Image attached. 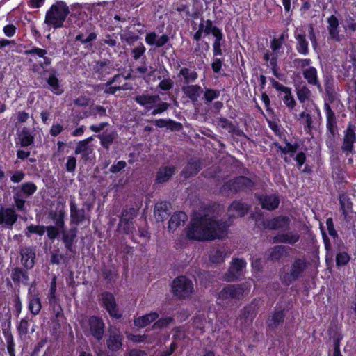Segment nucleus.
<instances>
[{"instance_id": "f257e3e1", "label": "nucleus", "mask_w": 356, "mask_h": 356, "mask_svg": "<svg viewBox=\"0 0 356 356\" xmlns=\"http://www.w3.org/2000/svg\"><path fill=\"white\" fill-rule=\"evenodd\" d=\"M229 225L230 223L222 220L204 216L191 220L186 230V236L195 241L222 239L227 236Z\"/></svg>"}, {"instance_id": "f03ea898", "label": "nucleus", "mask_w": 356, "mask_h": 356, "mask_svg": "<svg viewBox=\"0 0 356 356\" xmlns=\"http://www.w3.org/2000/svg\"><path fill=\"white\" fill-rule=\"evenodd\" d=\"M86 17L85 12L72 13L66 21V26L74 31L82 28V31L75 37V41L79 42L81 44L92 46L91 42L97 40V33L95 26L91 23L86 22Z\"/></svg>"}, {"instance_id": "7ed1b4c3", "label": "nucleus", "mask_w": 356, "mask_h": 356, "mask_svg": "<svg viewBox=\"0 0 356 356\" xmlns=\"http://www.w3.org/2000/svg\"><path fill=\"white\" fill-rule=\"evenodd\" d=\"M309 266V262L305 257L295 258L288 270L284 268L280 269L279 277L281 282L284 286H289L303 277Z\"/></svg>"}, {"instance_id": "20e7f679", "label": "nucleus", "mask_w": 356, "mask_h": 356, "mask_svg": "<svg viewBox=\"0 0 356 356\" xmlns=\"http://www.w3.org/2000/svg\"><path fill=\"white\" fill-rule=\"evenodd\" d=\"M70 13L69 8L63 1H58L47 11L44 22L54 29L63 26L64 22Z\"/></svg>"}, {"instance_id": "39448f33", "label": "nucleus", "mask_w": 356, "mask_h": 356, "mask_svg": "<svg viewBox=\"0 0 356 356\" xmlns=\"http://www.w3.org/2000/svg\"><path fill=\"white\" fill-rule=\"evenodd\" d=\"M83 332L86 335L90 334L97 341L102 339L104 334L105 324L102 318L92 316L82 321Z\"/></svg>"}, {"instance_id": "423d86ee", "label": "nucleus", "mask_w": 356, "mask_h": 356, "mask_svg": "<svg viewBox=\"0 0 356 356\" xmlns=\"http://www.w3.org/2000/svg\"><path fill=\"white\" fill-rule=\"evenodd\" d=\"M253 179L245 176H239L225 183L220 188L221 193L229 191L238 193L240 191H251L254 186Z\"/></svg>"}, {"instance_id": "0eeeda50", "label": "nucleus", "mask_w": 356, "mask_h": 356, "mask_svg": "<svg viewBox=\"0 0 356 356\" xmlns=\"http://www.w3.org/2000/svg\"><path fill=\"white\" fill-rule=\"evenodd\" d=\"M85 208H79L74 200H71L70 202V224L74 225V227L80 224L87 222L88 224L90 222V204H85Z\"/></svg>"}, {"instance_id": "6e6552de", "label": "nucleus", "mask_w": 356, "mask_h": 356, "mask_svg": "<svg viewBox=\"0 0 356 356\" xmlns=\"http://www.w3.org/2000/svg\"><path fill=\"white\" fill-rule=\"evenodd\" d=\"M172 291L179 298L189 297L193 291V284L191 280L185 276H179L174 280Z\"/></svg>"}, {"instance_id": "1a4fd4ad", "label": "nucleus", "mask_w": 356, "mask_h": 356, "mask_svg": "<svg viewBox=\"0 0 356 356\" xmlns=\"http://www.w3.org/2000/svg\"><path fill=\"white\" fill-rule=\"evenodd\" d=\"M244 288L241 284H228L218 293V300L220 303L225 301L240 300L243 298Z\"/></svg>"}, {"instance_id": "9d476101", "label": "nucleus", "mask_w": 356, "mask_h": 356, "mask_svg": "<svg viewBox=\"0 0 356 356\" xmlns=\"http://www.w3.org/2000/svg\"><path fill=\"white\" fill-rule=\"evenodd\" d=\"M355 126L350 122L348 124L346 129L344 131L343 143L341 145V150L346 154V156L350 154L355 153L354 143L356 142Z\"/></svg>"}, {"instance_id": "9b49d317", "label": "nucleus", "mask_w": 356, "mask_h": 356, "mask_svg": "<svg viewBox=\"0 0 356 356\" xmlns=\"http://www.w3.org/2000/svg\"><path fill=\"white\" fill-rule=\"evenodd\" d=\"M246 266V262L240 259H234L228 271L224 275L223 280L227 282H234L243 274V270Z\"/></svg>"}, {"instance_id": "f8f14e48", "label": "nucleus", "mask_w": 356, "mask_h": 356, "mask_svg": "<svg viewBox=\"0 0 356 356\" xmlns=\"http://www.w3.org/2000/svg\"><path fill=\"white\" fill-rule=\"evenodd\" d=\"M17 218L18 215L14 208H0V226L2 227L12 229Z\"/></svg>"}, {"instance_id": "ddd939ff", "label": "nucleus", "mask_w": 356, "mask_h": 356, "mask_svg": "<svg viewBox=\"0 0 356 356\" xmlns=\"http://www.w3.org/2000/svg\"><path fill=\"white\" fill-rule=\"evenodd\" d=\"M102 306L108 312L109 315L115 318H120L119 313L114 296L109 292H104L101 295Z\"/></svg>"}, {"instance_id": "4468645a", "label": "nucleus", "mask_w": 356, "mask_h": 356, "mask_svg": "<svg viewBox=\"0 0 356 356\" xmlns=\"http://www.w3.org/2000/svg\"><path fill=\"white\" fill-rule=\"evenodd\" d=\"M47 76H44L48 88L56 95H61L64 90L60 84V81L57 76V71L52 68L47 70Z\"/></svg>"}, {"instance_id": "2eb2a0df", "label": "nucleus", "mask_w": 356, "mask_h": 356, "mask_svg": "<svg viewBox=\"0 0 356 356\" xmlns=\"http://www.w3.org/2000/svg\"><path fill=\"white\" fill-rule=\"evenodd\" d=\"M325 109L326 112V127L330 134L329 137L334 138L338 131L336 115L328 104H325Z\"/></svg>"}, {"instance_id": "dca6fc26", "label": "nucleus", "mask_w": 356, "mask_h": 356, "mask_svg": "<svg viewBox=\"0 0 356 356\" xmlns=\"http://www.w3.org/2000/svg\"><path fill=\"white\" fill-rule=\"evenodd\" d=\"M250 209V207L241 201H234L228 208L229 219L244 216Z\"/></svg>"}, {"instance_id": "f3484780", "label": "nucleus", "mask_w": 356, "mask_h": 356, "mask_svg": "<svg viewBox=\"0 0 356 356\" xmlns=\"http://www.w3.org/2000/svg\"><path fill=\"white\" fill-rule=\"evenodd\" d=\"M78 229L72 227L69 230H63L62 241L68 252H72L74 244L76 242Z\"/></svg>"}, {"instance_id": "a211bd4d", "label": "nucleus", "mask_w": 356, "mask_h": 356, "mask_svg": "<svg viewBox=\"0 0 356 356\" xmlns=\"http://www.w3.org/2000/svg\"><path fill=\"white\" fill-rule=\"evenodd\" d=\"M202 169V161L200 159L191 158L186 165L182 170L181 174L185 178L188 179L193 177Z\"/></svg>"}, {"instance_id": "6ab92c4d", "label": "nucleus", "mask_w": 356, "mask_h": 356, "mask_svg": "<svg viewBox=\"0 0 356 356\" xmlns=\"http://www.w3.org/2000/svg\"><path fill=\"white\" fill-rule=\"evenodd\" d=\"M21 262L26 270L31 269L35 265V252L31 247H25L20 250Z\"/></svg>"}, {"instance_id": "aec40b11", "label": "nucleus", "mask_w": 356, "mask_h": 356, "mask_svg": "<svg viewBox=\"0 0 356 356\" xmlns=\"http://www.w3.org/2000/svg\"><path fill=\"white\" fill-rule=\"evenodd\" d=\"M113 70L114 66L108 59L98 60L93 67L94 72L101 79L111 74Z\"/></svg>"}, {"instance_id": "412c9836", "label": "nucleus", "mask_w": 356, "mask_h": 356, "mask_svg": "<svg viewBox=\"0 0 356 356\" xmlns=\"http://www.w3.org/2000/svg\"><path fill=\"white\" fill-rule=\"evenodd\" d=\"M74 154H81L84 161H91L93 158V148L88 144L87 140L79 141L75 147Z\"/></svg>"}, {"instance_id": "4be33fe9", "label": "nucleus", "mask_w": 356, "mask_h": 356, "mask_svg": "<svg viewBox=\"0 0 356 356\" xmlns=\"http://www.w3.org/2000/svg\"><path fill=\"white\" fill-rule=\"evenodd\" d=\"M284 310H277L273 312L268 318L266 324L269 330L275 331L284 323Z\"/></svg>"}, {"instance_id": "5701e85b", "label": "nucleus", "mask_w": 356, "mask_h": 356, "mask_svg": "<svg viewBox=\"0 0 356 356\" xmlns=\"http://www.w3.org/2000/svg\"><path fill=\"white\" fill-rule=\"evenodd\" d=\"M258 200L262 208L268 211L275 210L280 204V199L275 194L260 195Z\"/></svg>"}, {"instance_id": "b1692460", "label": "nucleus", "mask_w": 356, "mask_h": 356, "mask_svg": "<svg viewBox=\"0 0 356 356\" xmlns=\"http://www.w3.org/2000/svg\"><path fill=\"white\" fill-rule=\"evenodd\" d=\"M37 189L38 187L33 182L28 181L22 183L16 187H13V192H15L19 194L20 196L26 199L33 195L36 192Z\"/></svg>"}, {"instance_id": "393cba45", "label": "nucleus", "mask_w": 356, "mask_h": 356, "mask_svg": "<svg viewBox=\"0 0 356 356\" xmlns=\"http://www.w3.org/2000/svg\"><path fill=\"white\" fill-rule=\"evenodd\" d=\"M122 337L120 332L116 330H111L108 338L106 340L107 348L111 351H117L122 347Z\"/></svg>"}, {"instance_id": "a878e982", "label": "nucleus", "mask_w": 356, "mask_h": 356, "mask_svg": "<svg viewBox=\"0 0 356 356\" xmlns=\"http://www.w3.org/2000/svg\"><path fill=\"white\" fill-rule=\"evenodd\" d=\"M134 99L138 104L144 106L147 109L153 108L152 113L154 115L156 114V108H154V106L156 104V95L142 94L135 97Z\"/></svg>"}, {"instance_id": "bb28decb", "label": "nucleus", "mask_w": 356, "mask_h": 356, "mask_svg": "<svg viewBox=\"0 0 356 356\" xmlns=\"http://www.w3.org/2000/svg\"><path fill=\"white\" fill-rule=\"evenodd\" d=\"M290 220L286 216H278L270 220H266L264 226L266 229H277L280 228L287 227L289 225Z\"/></svg>"}, {"instance_id": "cd10ccee", "label": "nucleus", "mask_w": 356, "mask_h": 356, "mask_svg": "<svg viewBox=\"0 0 356 356\" xmlns=\"http://www.w3.org/2000/svg\"><path fill=\"white\" fill-rule=\"evenodd\" d=\"M17 134L20 145L22 147H26L33 144L35 139L33 131L29 128L23 127L22 129L17 131Z\"/></svg>"}, {"instance_id": "c85d7f7f", "label": "nucleus", "mask_w": 356, "mask_h": 356, "mask_svg": "<svg viewBox=\"0 0 356 356\" xmlns=\"http://www.w3.org/2000/svg\"><path fill=\"white\" fill-rule=\"evenodd\" d=\"M304 78L309 85L315 86L318 90H323L320 81L318 78L317 70L314 67H309L302 71Z\"/></svg>"}, {"instance_id": "c756f323", "label": "nucleus", "mask_w": 356, "mask_h": 356, "mask_svg": "<svg viewBox=\"0 0 356 356\" xmlns=\"http://www.w3.org/2000/svg\"><path fill=\"white\" fill-rule=\"evenodd\" d=\"M24 54L37 56L39 58H43V62L40 63V66H42V68L51 64V58L47 56V51L46 49L32 47L31 49L25 50Z\"/></svg>"}, {"instance_id": "7c9ffc66", "label": "nucleus", "mask_w": 356, "mask_h": 356, "mask_svg": "<svg viewBox=\"0 0 356 356\" xmlns=\"http://www.w3.org/2000/svg\"><path fill=\"white\" fill-rule=\"evenodd\" d=\"M343 67L345 70V76L348 79H353L356 76V56L355 54H349L348 58L343 65Z\"/></svg>"}, {"instance_id": "2f4dec72", "label": "nucleus", "mask_w": 356, "mask_h": 356, "mask_svg": "<svg viewBox=\"0 0 356 356\" xmlns=\"http://www.w3.org/2000/svg\"><path fill=\"white\" fill-rule=\"evenodd\" d=\"M11 278L15 284H22L27 285L29 281V273L27 270L22 268L15 267L13 268L11 272Z\"/></svg>"}, {"instance_id": "473e14b6", "label": "nucleus", "mask_w": 356, "mask_h": 356, "mask_svg": "<svg viewBox=\"0 0 356 356\" xmlns=\"http://www.w3.org/2000/svg\"><path fill=\"white\" fill-rule=\"evenodd\" d=\"M295 38L296 40V51L304 56L309 54V42L306 39V35L304 33L295 32Z\"/></svg>"}, {"instance_id": "72a5a7b5", "label": "nucleus", "mask_w": 356, "mask_h": 356, "mask_svg": "<svg viewBox=\"0 0 356 356\" xmlns=\"http://www.w3.org/2000/svg\"><path fill=\"white\" fill-rule=\"evenodd\" d=\"M182 91L193 104L198 101V98L203 92L202 88L198 85H187L183 86Z\"/></svg>"}, {"instance_id": "f704fd0d", "label": "nucleus", "mask_w": 356, "mask_h": 356, "mask_svg": "<svg viewBox=\"0 0 356 356\" xmlns=\"http://www.w3.org/2000/svg\"><path fill=\"white\" fill-rule=\"evenodd\" d=\"M257 314L256 306L254 304H251L248 306L245 307L241 312L239 318L242 322L247 323L248 325L252 322Z\"/></svg>"}, {"instance_id": "c9c22d12", "label": "nucleus", "mask_w": 356, "mask_h": 356, "mask_svg": "<svg viewBox=\"0 0 356 356\" xmlns=\"http://www.w3.org/2000/svg\"><path fill=\"white\" fill-rule=\"evenodd\" d=\"M328 23V31L330 36L332 39H334L337 41H340L341 38L339 34V20L334 15H331L327 19Z\"/></svg>"}, {"instance_id": "e433bc0d", "label": "nucleus", "mask_w": 356, "mask_h": 356, "mask_svg": "<svg viewBox=\"0 0 356 356\" xmlns=\"http://www.w3.org/2000/svg\"><path fill=\"white\" fill-rule=\"evenodd\" d=\"M289 248L284 245H276L271 249L270 259L272 261H280L289 256Z\"/></svg>"}, {"instance_id": "4c0bfd02", "label": "nucleus", "mask_w": 356, "mask_h": 356, "mask_svg": "<svg viewBox=\"0 0 356 356\" xmlns=\"http://www.w3.org/2000/svg\"><path fill=\"white\" fill-rule=\"evenodd\" d=\"M300 235L297 233L289 232L281 234L274 237V241L276 243L294 244L298 241Z\"/></svg>"}, {"instance_id": "58836bf2", "label": "nucleus", "mask_w": 356, "mask_h": 356, "mask_svg": "<svg viewBox=\"0 0 356 356\" xmlns=\"http://www.w3.org/2000/svg\"><path fill=\"white\" fill-rule=\"evenodd\" d=\"M187 219L188 216L185 213H176L170 218L168 228L171 230H175L179 226L184 225Z\"/></svg>"}, {"instance_id": "ea45409f", "label": "nucleus", "mask_w": 356, "mask_h": 356, "mask_svg": "<svg viewBox=\"0 0 356 356\" xmlns=\"http://www.w3.org/2000/svg\"><path fill=\"white\" fill-rule=\"evenodd\" d=\"M201 23L199 25L198 30L204 33L209 35L212 33L213 36L217 34L218 31H221L217 26L213 25V22L210 19L204 21L202 18L201 19Z\"/></svg>"}, {"instance_id": "a19ab883", "label": "nucleus", "mask_w": 356, "mask_h": 356, "mask_svg": "<svg viewBox=\"0 0 356 356\" xmlns=\"http://www.w3.org/2000/svg\"><path fill=\"white\" fill-rule=\"evenodd\" d=\"M156 320V312H151L148 314L136 318L134 323V325L140 328L147 326L150 323Z\"/></svg>"}, {"instance_id": "79ce46f5", "label": "nucleus", "mask_w": 356, "mask_h": 356, "mask_svg": "<svg viewBox=\"0 0 356 356\" xmlns=\"http://www.w3.org/2000/svg\"><path fill=\"white\" fill-rule=\"evenodd\" d=\"M29 309L31 313L34 316L38 314L42 308L40 294H33V297L29 298Z\"/></svg>"}, {"instance_id": "37998d69", "label": "nucleus", "mask_w": 356, "mask_h": 356, "mask_svg": "<svg viewBox=\"0 0 356 356\" xmlns=\"http://www.w3.org/2000/svg\"><path fill=\"white\" fill-rule=\"evenodd\" d=\"M175 172L173 166L163 167L157 172V183H163L168 181Z\"/></svg>"}, {"instance_id": "c03bdc74", "label": "nucleus", "mask_w": 356, "mask_h": 356, "mask_svg": "<svg viewBox=\"0 0 356 356\" xmlns=\"http://www.w3.org/2000/svg\"><path fill=\"white\" fill-rule=\"evenodd\" d=\"M157 127H165L172 131H180L182 129L181 123L173 121L172 120H157Z\"/></svg>"}, {"instance_id": "a18cd8bd", "label": "nucleus", "mask_w": 356, "mask_h": 356, "mask_svg": "<svg viewBox=\"0 0 356 356\" xmlns=\"http://www.w3.org/2000/svg\"><path fill=\"white\" fill-rule=\"evenodd\" d=\"M179 78L183 77L184 83L188 84L190 82L195 81L197 78V74L195 70H191L187 67H183L181 69L179 75Z\"/></svg>"}, {"instance_id": "49530a36", "label": "nucleus", "mask_w": 356, "mask_h": 356, "mask_svg": "<svg viewBox=\"0 0 356 356\" xmlns=\"http://www.w3.org/2000/svg\"><path fill=\"white\" fill-rule=\"evenodd\" d=\"M115 136L116 134L114 131L99 135L98 138L100 140L101 145L108 150L110 148L111 145L113 143Z\"/></svg>"}, {"instance_id": "de8ad7c7", "label": "nucleus", "mask_w": 356, "mask_h": 356, "mask_svg": "<svg viewBox=\"0 0 356 356\" xmlns=\"http://www.w3.org/2000/svg\"><path fill=\"white\" fill-rule=\"evenodd\" d=\"M226 253L219 248H213L209 254V259L213 264H219L224 261Z\"/></svg>"}, {"instance_id": "09e8293b", "label": "nucleus", "mask_w": 356, "mask_h": 356, "mask_svg": "<svg viewBox=\"0 0 356 356\" xmlns=\"http://www.w3.org/2000/svg\"><path fill=\"white\" fill-rule=\"evenodd\" d=\"M273 145L279 150H280L283 154L286 155V154L289 153L291 156L293 155L295 152H296L299 147L298 144H291L289 142H286V146L284 147H282L278 143H274Z\"/></svg>"}, {"instance_id": "8fccbe9b", "label": "nucleus", "mask_w": 356, "mask_h": 356, "mask_svg": "<svg viewBox=\"0 0 356 356\" xmlns=\"http://www.w3.org/2000/svg\"><path fill=\"white\" fill-rule=\"evenodd\" d=\"M46 230V227L44 225H29L25 230V236L28 238L31 237V234H36L39 236H42Z\"/></svg>"}, {"instance_id": "3c124183", "label": "nucleus", "mask_w": 356, "mask_h": 356, "mask_svg": "<svg viewBox=\"0 0 356 356\" xmlns=\"http://www.w3.org/2000/svg\"><path fill=\"white\" fill-rule=\"evenodd\" d=\"M216 38L213 47V55L214 56H220L222 54V49H221V40L223 38V34L222 31H218L217 34H215Z\"/></svg>"}, {"instance_id": "603ef678", "label": "nucleus", "mask_w": 356, "mask_h": 356, "mask_svg": "<svg viewBox=\"0 0 356 356\" xmlns=\"http://www.w3.org/2000/svg\"><path fill=\"white\" fill-rule=\"evenodd\" d=\"M108 4V1H102L98 3H94L88 5L87 9L94 15H97L99 13H102L104 11V7Z\"/></svg>"}, {"instance_id": "864d4df0", "label": "nucleus", "mask_w": 356, "mask_h": 356, "mask_svg": "<svg viewBox=\"0 0 356 356\" xmlns=\"http://www.w3.org/2000/svg\"><path fill=\"white\" fill-rule=\"evenodd\" d=\"M120 38L122 41H125L129 44H131L138 39V35L129 31V27H127L124 33L120 35Z\"/></svg>"}, {"instance_id": "5fc2aeb1", "label": "nucleus", "mask_w": 356, "mask_h": 356, "mask_svg": "<svg viewBox=\"0 0 356 356\" xmlns=\"http://www.w3.org/2000/svg\"><path fill=\"white\" fill-rule=\"evenodd\" d=\"M138 209L137 207H129L124 209L121 213L120 218L124 220H132L138 215Z\"/></svg>"}, {"instance_id": "6e6d98bb", "label": "nucleus", "mask_w": 356, "mask_h": 356, "mask_svg": "<svg viewBox=\"0 0 356 356\" xmlns=\"http://www.w3.org/2000/svg\"><path fill=\"white\" fill-rule=\"evenodd\" d=\"M217 123L218 126L225 129L229 133H234L236 130V127L233 124V122L225 118H218Z\"/></svg>"}, {"instance_id": "4d7b16f0", "label": "nucleus", "mask_w": 356, "mask_h": 356, "mask_svg": "<svg viewBox=\"0 0 356 356\" xmlns=\"http://www.w3.org/2000/svg\"><path fill=\"white\" fill-rule=\"evenodd\" d=\"M118 228L122 229L124 234H129L132 233L135 229L134 223L132 220H124L120 218V222L118 223Z\"/></svg>"}, {"instance_id": "13d9d810", "label": "nucleus", "mask_w": 356, "mask_h": 356, "mask_svg": "<svg viewBox=\"0 0 356 356\" xmlns=\"http://www.w3.org/2000/svg\"><path fill=\"white\" fill-rule=\"evenodd\" d=\"M339 202L343 213L346 215L348 211L352 208V202H350V198L346 194L343 193L339 195Z\"/></svg>"}, {"instance_id": "bf43d9fd", "label": "nucleus", "mask_w": 356, "mask_h": 356, "mask_svg": "<svg viewBox=\"0 0 356 356\" xmlns=\"http://www.w3.org/2000/svg\"><path fill=\"white\" fill-rule=\"evenodd\" d=\"M283 102L284 104L289 108L293 109L296 105V102L291 94V89L290 88H288V90L284 92Z\"/></svg>"}, {"instance_id": "052dcab7", "label": "nucleus", "mask_w": 356, "mask_h": 356, "mask_svg": "<svg viewBox=\"0 0 356 356\" xmlns=\"http://www.w3.org/2000/svg\"><path fill=\"white\" fill-rule=\"evenodd\" d=\"M90 113L95 117H104L106 116V108L100 105L92 104L90 108Z\"/></svg>"}, {"instance_id": "680f3d73", "label": "nucleus", "mask_w": 356, "mask_h": 356, "mask_svg": "<svg viewBox=\"0 0 356 356\" xmlns=\"http://www.w3.org/2000/svg\"><path fill=\"white\" fill-rule=\"evenodd\" d=\"M26 198L20 196L19 194L13 192V200L16 209L19 211H25Z\"/></svg>"}, {"instance_id": "e2e57ef3", "label": "nucleus", "mask_w": 356, "mask_h": 356, "mask_svg": "<svg viewBox=\"0 0 356 356\" xmlns=\"http://www.w3.org/2000/svg\"><path fill=\"white\" fill-rule=\"evenodd\" d=\"M311 95L310 90L305 86L297 89V97L300 102L304 103Z\"/></svg>"}, {"instance_id": "0e129e2a", "label": "nucleus", "mask_w": 356, "mask_h": 356, "mask_svg": "<svg viewBox=\"0 0 356 356\" xmlns=\"http://www.w3.org/2000/svg\"><path fill=\"white\" fill-rule=\"evenodd\" d=\"M29 317L26 316L25 318H22L19 325L17 326V331L19 332V334L20 336H24L26 335L29 332Z\"/></svg>"}, {"instance_id": "69168bd1", "label": "nucleus", "mask_w": 356, "mask_h": 356, "mask_svg": "<svg viewBox=\"0 0 356 356\" xmlns=\"http://www.w3.org/2000/svg\"><path fill=\"white\" fill-rule=\"evenodd\" d=\"M350 257L347 252H339L336 256V264L337 266H346L348 264Z\"/></svg>"}, {"instance_id": "338daca9", "label": "nucleus", "mask_w": 356, "mask_h": 356, "mask_svg": "<svg viewBox=\"0 0 356 356\" xmlns=\"http://www.w3.org/2000/svg\"><path fill=\"white\" fill-rule=\"evenodd\" d=\"M118 37L115 33L113 34H106L104 38H103L101 40L102 44H107L110 47H115L117 46Z\"/></svg>"}, {"instance_id": "774afa93", "label": "nucleus", "mask_w": 356, "mask_h": 356, "mask_svg": "<svg viewBox=\"0 0 356 356\" xmlns=\"http://www.w3.org/2000/svg\"><path fill=\"white\" fill-rule=\"evenodd\" d=\"M220 95V92L218 90L206 88L204 92V98L207 103L211 102L213 99L218 98Z\"/></svg>"}]
</instances>
